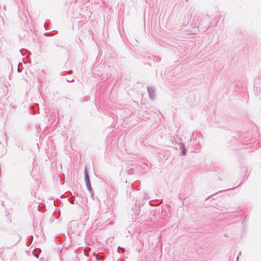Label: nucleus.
Here are the masks:
<instances>
[{
	"label": "nucleus",
	"instance_id": "nucleus-1",
	"mask_svg": "<svg viewBox=\"0 0 261 261\" xmlns=\"http://www.w3.org/2000/svg\"><path fill=\"white\" fill-rule=\"evenodd\" d=\"M84 174H85V182H87L88 181H90L89 177V176H88V171H87V170L86 169H85V170Z\"/></svg>",
	"mask_w": 261,
	"mask_h": 261
},
{
	"label": "nucleus",
	"instance_id": "nucleus-2",
	"mask_svg": "<svg viewBox=\"0 0 261 261\" xmlns=\"http://www.w3.org/2000/svg\"><path fill=\"white\" fill-rule=\"evenodd\" d=\"M86 186L89 191H91L92 189V188L91 187L90 181H88L86 182Z\"/></svg>",
	"mask_w": 261,
	"mask_h": 261
}]
</instances>
